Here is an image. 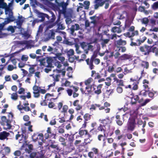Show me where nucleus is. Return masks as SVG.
Returning <instances> with one entry per match:
<instances>
[{
	"label": "nucleus",
	"mask_w": 158,
	"mask_h": 158,
	"mask_svg": "<svg viewBox=\"0 0 158 158\" xmlns=\"http://www.w3.org/2000/svg\"><path fill=\"white\" fill-rule=\"evenodd\" d=\"M110 40L109 39H102V42L101 43V44L102 45V47H103L104 46H105V44H107L109 41Z\"/></svg>",
	"instance_id": "nucleus-42"
},
{
	"label": "nucleus",
	"mask_w": 158,
	"mask_h": 158,
	"mask_svg": "<svg viewBox=\"0 0 158 158\" xmlns=\"http://www.w3.org/2000/svg\"><path fill=\"white\" fill-rule=\"evenodd\" d=\"M18 98V94L16 93H13L11 95V98L12 100L16 101L17 99Z\"/></svg>",
	"instance_id": "nucleus-34"
},
{
	"label": "nucleus",
	"mask_w": 158,
	"mask_h": 158,
	"mask_svg": "<svg viewBox=\"0 0 158 158\" xmlns=\"http://www.w3.org/2000/svg\"><path fill=\"white\" fill-rule=\"evenodd\" d=\"M118 51L120 52H125L126 50V48L125 47H118Z\"/></svg>",
	"instance_id": "nucleus-49"
},
{
	"label": "nucleus",
	"mask_w": 158,
	"mask_h": 158,
	"mask_svg": "<svg viewBox=\"0 0 158 158\" xmlns=\"http://www.w3.org/2000/svg\"><path fill=\"white\" fill-rule=\"evenodd\" d=\"M113 54L114 56L115 59H117L120 55V54L118 52L116 51L113 52Z\"/></svg>",
	"instance_id": "nucleus-43"
},
{
	"label": "nucleus",
	"mask_w": 158,
	"mask_h": 158,
	"mask_svg": "<svg viewBox=\"0 0 158 158\" xmlns=\"http://www.w3.org/2000/svg\"><path fill=\"white\" fill-rule=\"evenodd\" d=\"M73 105L75 107V109L77 111L80 110L82 108V106L79 104L78 100L74 101L73 102Z\"/></svg>",
	"instance_id": "nucleus-18"
},
{
	"label": "nucleus",
	"mask_w": 158,
	"mask_h": 158,
	"mask_svg": "<svg viewBox=\"0 0 158 158\" xmlns=\"http://www.w3.org/2000/svg\"><path fill=\"white\" fill-rule=\"evenodd\" d=\"M17 27L16 26H9L7 28V30L10 31L11 33H13L15 32V30Z\"/></svg>",
	"instance_id": "nucleus-26"
},
{
	"label": "nucleus",
	"mask_w": 158,
	"mask_h": 158,
	"mask_svg": "<svg viewBox=\"0 0 158 158\" xmlns=\"http://www.w3.org/2000/svg\"><path fill=\"white\" fill-rule=\"evenodd\" d=\"M74 54V51L72 49H70L67 52V54L68 56H71L73 55Z\"/></svg>",
	"instance_id": "nucleus-52"
},
{
	"label": "nucleus",
	"mask_w": 158,
	"mask_h": 158,
	"mask_svg": "<svg viewBox=\"0 0 158 158\" xmlns=\"http://www.w3.org/2000/svg\"><path fill=\"white\" fill-rule=\"evenodd\" d=\"M142 65L147 69L148 67V62L143 61L142 63Z\"/></svg>",
	"instance_id": "nucleus-53"
},
{
	"label": "nucleus",
	"mask_w": 158,
	"mask_h": 158,
	"mask_svg": "<svg viewBox=\"0 0 158 158\" xmlns=\"http://www.w3.org/2000/svg\"><path fill=\"white\" fill-rule=\"evenodd\" d=\"M24 20V18L22 16H19L18 17V20L16 21V23L17 26H18V28L20 30L21 33L22 34V30H23L21 27V26Z\"/></svg>",
	"instance_id": "nucleus-13"
},
{
	"label": "nucleus",
	"mask_w": 158,
	"mask_h": 158,
	"mask_svg": "<svg viewBox=\"0 0 158 158\" xmlns=\"http://www.w3.org/2000/svg\"><path fill=\"white\" fill-rule=\"evenodd\" d=\"M143 83L144 88L145 89L141 91L139 93V94L145 96L146 94L143 93H147L148 92V90L149 89V88L148 87V85L149 83V81L145 79L143 80Z\"/></svg>",
	"instance_id": "nucleus-11"
},
{
	"label": "nucleus",
	"mask_w": 158,
	"mask_h": 158,
	"mask_svg": "<svg viewBox=\"0 0 158 158\" xmlns=\"http://www.w3.org/2000/svg\"><path fill=\"white\" fill-rule=\"evenodd\" d=\"M116 91L118 93L121 94L123 91V89L121 87L118 86L116 89Z\"/></svg>",
	"instance_id": "nucleus-50"
},
{
	"label": "nucleus",
	"mask_w": 158,
	"mask_h": 158,
	"mask_svg": "<svg viewBox=\"0 0 158 158\" xmlns=\"http://www.w3.org/2000/svg\"><path fill=\"white\" fill-rule=\"evenodd\" d=\"M90 5V2L88 1H85L84 2L83 6L85 9H88L89 8V6Z\"/></svg>",
	"instance_id": "nucleus-35"
},
{
	"label": "nucleus",
	"mask_w": 158,
	"mask_h": 158,
	"mask_svg": "<svg viewBox=\"0 0 158 158\" xmlns=\"http://www.w3.org/2000/svg\"><path fill=\"white\" fill-rule=\"evenodd\" d=\"M18 133V134L15 136L16 139L19 140V143L23 144L22 146L23 149H24L26 152L30 153L33 149L32 145L25 144L26 142V140L27 138V137L24 136V133L19 132Z\"/></svg>",
	"instance_id": "nucleus-2"
},
{
	"label": "nucleus",
	"mask_w": 158,
	"mask_h": 158,
	"mask_svg": "<svg viewBox=\"0 0 158 158\" xmlns=\"http://www.w3.org/2000/svg\"><path fill=\"white\" fill-rule=\"evenodd\" d=\"M149 22L148 19L147 18H144L142 19V23L144 24H147Z\"/></svg>",
	"instance_id": "nucleus-51"
},
{
	"label": "nucleus",
	"mask_w": 158,
	"mask_h": 158,
	"mask_svg": "<svg viewBox=\"0 0 158 158\" xmlns=\"http://www.w3.org/2000/svg\"><path fill=\"white\" fill-rule=\"evenodd\" d=\"M40 64L41 66H44L48 67L49 66L48 63L45 60L41 61Z\"/></svg>",
	"instance_id": "nucleus-40"
},
{
	"label": "nucleus",
	"mask_w": 158,
	"mask_h": 158,
	"mask_svg": "<svg viewBox=\"0 0 158 158\" xmlns=\"http://www.w3.org/2000/svg\"><path fill=\"white\" fill-rule=\"evenodd\" d=\"M117 83H118V86H123L124 84H123V80H119L118 82H117Z\"/></svg>",
	"instance_id": "nucleus-59"
},
{
	"label": "nucleus",
	"mask_w": 158,
	"mask_h": 158,
	"mask_svg": "<svg viewBox=\"0 0 158 158\" xmlns=\"http://www.w3.org/2000/svg\"><path fill=\"white\" fill-rule=\"evenodd\" d=\"M40 158H46L44 156L45 152L44 150H41L40 151L38 152Z\"/></svg>",
	"instance_id": "nucleus-36"
},
{
	"label": "nucleus",
	"mask_w": 158,
	"mask_h": 158,
	"mask_svg": "<svg viewBox=\"0 0 158 158\" xmlns=\"http://www.w3.org/2000/svg\"><path fill=\"white\" fill-rule=\"evenodd\" d=\"M33 94L35 98H38L40 96V88L36 85H35L33 87Z\"/></svg>",
	"instance_id": "nucleus-15"
},
{
	"label": "nucleus",
	"mask_w": 158,
	"mask_h": 158,
	"mask_svg": "<svg viewBox=\"0 0 158 158\" xmlns=\"http://www.w3.org/2000/svg\"><path fill=\"white\" fill-rule=\"evenodd\" d=\"M102 84H99L97 86L96 89H95V90L94 91V92L95 94H99L101 93V89L102 88Z\"/></svg>",
	"instance_id": "nucleus-21"
},
{
	"label": "nucleus",
	"mask_w": 158,
	"mask_h": 158,
	"mask_svg": "<svg viewBox=\"0 0 158 158\" xmlns=\"http://www.w3.org/2000/svg\"><path fill=\"white\" fill-rule=\"evenodd\" d=\"M4 0H0V7H4L6 6V3L4 2Z\"/></svg>",
	"instance_id": "nucleus-54"
},
{
	"label": "nucleus",
	"mask_w": 158,
	"mask_h": 158,
	"mask_svg": "<svg viewBox=\"0 0 158 158\" xmlns=\"http://www.w3.org/2000/svg\"><path fill=\"white\" fill-rule=\"evenodd\" d=\"M148 33V32H147L146 33V34L150 35L151 36V37L154 39L155 40H157V36L154 33H152V34H149Z\"/></svg>",
	"instance_id": "nucleus-44"
},
{
	"label": "nucleus",
	"mask_w": 158,
	"mask_h": 158,
	"mask_svg": "<svg viewBox=\"0 0 158 158\" xmlns=\"http://www.w3.org/2000/svg\"><path fill=\"white\" fill-rule=\"evenodd\" d=\"M79 28V26L77 24H75L74 25H72L70 28L71 34L73 35L74 31L78 30Z\"/></svg>",
	"instance_id": "nucleus-19"
},
{
	"label": "nucleus",
	"mask_w": 158,
	"mask_h": 158,
	"mask_svg": "<svg viewBox=\"0 0 158 158\" xmlns=\"http://www.w3.org/2000/svg\"><path fill=\"white\" fill-rule=\"evenodd\" d=\"M57 25L58 29L63 30L65 28L64 26L62 24H58Z\"/></svg>",
	"instance_id": "nucleus-63"
},
{
	"label": "nucleus",
	"mask_w": 158,
	"mask_h": 158,
	"mask_svg": "<svg viewBox=\"0 0 158 158\" xmlns=\"http://www.w3.org/2000/svg\"><path fill=\"white\" fill-rule=\"evenodd\" d=\"M106 81L105 82L106 85L108 86L110 85L111 79L110 77H108L106 78Z\"/></svg>",
	"instance_id": "nucleus-38"
},
{
	"label": "nucleus",
	"mask_w": 158,
	"mask_h": 158,
	"mask_svg": "<svg viewBox=\"0 0 158 158\" xmlns=\"http://www.w3.org/2000/svg\"><path fill=\"white\" fill-rule=\"evenodd\" d=\"M152 6L153 10H156L158 9V1L154 2Z\"/></svg>",
	"instance_id": "nucleus-41"
},
{
	"label": "nucleus",
	"mask_w": 158,
	"mask_h": 158,
	"mask_svg": "<svg viewBox=\"0 0 158 158\" xmlns=\"http://www.w3.org/2000/svg\"><path fill=\"white\" fill-rule=\"evenodd\" d=\"M91 115L89 114H86L84 116V118L86 121H88L90 118Z\"/></svg>",
	"instance_id": "nucleus-45"
},
{
	"label": "nucleus",
	"mask_w": 158,
	"mask_h": 158,
	"mask_svg": "<svg viewBox=\"0 0 158 158\" xmlns=\"http://www.w3.org/2000/svg\"><path fill=\"white\" fill-rule=\"evenodd\" d=\"M1 120L3 123H5L9 121L7 120L5 116H2L1 118Z\"/></svg>",
	"instance_id": "nucleus-64"
},
{
	"label": "nucleus",
	"mask_w": 158,
	"mask_h": 158,
	"mask_svg": "<svg viewBox=\"0 0 158 158\" xmlns=\"http://www.w3.org/2000/svg\"><path fill=\"white\" fill-rule=\"evenodd\" d=\"M79 134L81 136L85 135H88V137H90L89 135L88 134L87 131L86 130H80L79 132Z\"/></svg>",
	"instance_id": "nucleus-32"
},
{
	"label": "nucleus",
	"mask_w": 158,
	"mask_h": 158,
	"mask_svg": "<svg viewBox=\"0 0 158 158\" xmlns=\"http://www.w3.org/2000/svg\"><path fill=\"white\" fill-rule=\"evenodd\" d=\"M141 78V76L140 75H136L134 76L133 77L131 78L130 80L132 81H139Z\"/></svg>",
	"instance_id": "nucleus-24"
},
{
	"label": "nucleus",
	"mask_w": 158,
	"mask_h": 158,
	"mask_svg": "<svg viewBox=\"0 0 158 158\" xmlns=\"http://www.w3.org/2000/svg\"><path fill=\"white\" fill-rule=\"evenodd\" d=\"M59 141L62 142L61 144L64 146H65L66 145V143L65 142V139L62 137V136H60L59 139Z\"/></svg>",
	"instance_id": "nucleus-37"
},
{
	"label": "nucleus",
	"mask_w": 158,
	"mask_h": 158,
	"mask_svg": "<svg viewBox=\"0 0 158 158\" xmlns=\"http://www.w3.org/2000/svg\"><path fill=\"white\" fill-rule=\"evenodd\" d=\"M30 66V67L29 69V71L31 74H33L35 72V70L34 67H35L36 65H35Z\"/></svg>",
	"instance_id": "nucleus-39"
},
{
	"label": "nucleus",
	"mask_w": 158,
	"mask_h": 158,
	"mask_svg": "<svg viewBox=\"0 0 158 158\" xmlns=\"http://www.w3.org/2000/svg\"><path fill=\"white\" fill-rule=\"evenodd\" d=\"M56 32H57V31L54 29L47 31L43 39V41L46 42L51 39H54Z\"/></svg>",
	"instance_id": "nucleus-4"
},
{
	"label": "nucleus",
	"mask_w": 158,
	"mask_h": 158,
	"mask_svg": "<svg viewBox=\"0 0 158 158\" xmlns=\"http://www.w3.org/2000/svg\"><path fill=\"white\" fill-rule=\"evenodd\" d=\"M113 93L112 89L107 90L104 93V96L106 98H108L110 94Z\"/></svg>",
	"instance_id": "nucleus-33"
},
{
	"label": "nucleus",
	"mask_w": 158,
	"mask_h": 158,
	"mask_svg": "<svg viewBox=\"0 0 158 158\" xmlns=\"http://www.w3.org/2000/svg\"><path fill=\"white\" fill-rule=\"evenodd\" d=\"M138 82H137L134 83L133 84V86L132 87V89L134 90H136L138 88Z\"/></svg>",
	"instance_id": "nucleus-58"
},
{
	"label": "nucleus",
	"mask_w": 158,
	"mask_h": 158,
	"mask_svg": "<svg viewBox=\"0 0 158 158\" xmlns=\"http://www.w3.org/2000/svg\"><path fill=\"white\" fill-rule=\"evenodd\" d=\"M93 83L94 84V82H93V79L91 78H89L85 82V84L86 86H90L92 85Z\"/></svg>",
	"instance_id": "nucleus-23"
},
{
	"label": "nucleus",
	"mask_w": 158,
	"mask_h": 158,
	"mask_svg": "<svg viewBox=\"0 0 158 158\" xmlns=\"http://www.w3.org/2000/svg\"><path fill=\"white\" fill-rule=\"evenodd\" d=\"M137 114L138 112L137 111L131 110L129 113L123 115V119L125 117L130 116L127 124L128 130L132 131L135 128L136 124L135 118L136 117Z\"/></svg>",
	"instance_id": "nucleus-1"
},
{
	"label": "nucleus",
	"mask_w": 158,
	"mask_h": 158,
	"mask_svg": "<svg viewBox=\"0 0 158 158\" xmlns=\"http://www.w3.org/2000/svg\"><path fill=\"white\" fill-rule=\"evenodd\" d=\"M105 127L104 126H102V125H100V126L98 127L97 130L98 131H97V132H95V129L94 128H93L90 131V132H92V133H93L94 134H96V133L97 132H98V131H100L101 132H102V133H103L104 134V136L105 137L106 134H105Z\"/></svg>",
	"instance_id": "nucleus-12"
},
{
	"label": "nucleus",
	"mask_w": 158,
	"mask_h": 158,
	"mask_svg": "<svg viewBox=\"0 0 158 158\" xmlns=\"http://www.w3.org/2000/svg\"><path fill=\"white\" fill-rule=\"evenodd\" d=\"M132 56L129 54H124L120 56V60H128L129 61L132 60Z\"/></svg>",
	"instance_id": "nucleus-14"
},
{
	"label": "nucleus",
	"mask_w": 158,
	"mask_h": 158,
	"mask_svg": "<svg viewBox=\"0 0 158 158\" xmlns=\"http://www.w3.org/2000/svg\"><path fill=\"white\" fill-rule=\"evenodd\" d=\"M80 89L83 94L85 93L86 94H88L91 93L95 90L94 84L93 83L92 85L90 86H86L85 88H81Z\"/></svg>",
	"instance_id": "nucleus-8"
},
{
	"label": "nucleus",
	"mask_w": 158,
	"mask_h": 158,
	"mask_svg": "<svg viewBox=\"0 0 158 158\" xmlns=\"http://www.w3.org/2000/svg\"><path fill=\"white\" fill-rule=\"evenodd\" d=\"M99 121L100 123L103 124L104 126L109 124L111 123V121L109 117L103 119H100Z\"/></svg>",
	"instance_id": "nucleus-17"
},
{
	"label": "nucleus",
	"mask_w": 158,
	"mask_h": 158,
	"mask_svg": "<svg viewBox=\"0 0 158 158\" xmlns=\"http://www.w3.org/2000/svg\"><path fill=\"white\" fill-rule=\"evenodd\" d=\"M55 65L56 66L57 68H60L62 66L60 62L58 61H56V62H55Z\"/></svg>",
	"instance_id": "nucleus-55"
},
{
	"label": "nucleus",
	"mask_w": 158,
	"mask_h": 158,
	"mask_svg": "<svg viewBox=\"0 0 158 158\" xmlns=\"http://www.w3.org/2000/svg\"><path fill=\"white\" fill-rule=\"evenodd\" d=\"M10 135V133L9 132H6L5 131H3L2 132H0V139L2 140L6 139H8L7 137Z\"/></svg>",
	"instance_id": "nucleus-16"
},
{
	"label": "nucleus",
	"mask_w": 158,
	"mask_h": 158,
	"mask_svg": "<svg viewBox=\"0 0 158 158\" xmlns=\"http://www.w3.org/2000/svg\"><path fill=\"white\" fill-rule=\"evenodd\" d=\"M95 3L94 8L95 9H97L99 6H102L104 4V2L102 0H95Z\"/></svg>",
	"instance_id": "nucleus-20"
},
{
	"label": "nucleus",
	"mask_w": 158,
	"mask_h": 158,
	"mask_svg": "<svg viewBox=\"0 0 158 158\" xmlns=\"http://www.w3.org/2000/svg\"><path fill=\"white\" fill-rule=\"evenodd\" d=\"M4 128L5 130L9 129L10 128L11 126L10 123V122L8 121L3 123Z\"/></svg>",
	"instance_id": "nucleus-27"
},
{
	"label": "nucleus",
	"mask_w": 158,
	"mask_h": 158,
	"mask_svg": "<svg viewBox=\"0 0 158 158\" xmlns=\"http://www.w3.org/2000/svg\"><path fill=\"white\" fill-rule=\"evenodd\" d=\"M146 39V37L145 36L142 37L141 38H140V40H138L139 41V44H140L141 43H143Z\"/></svg>",
	"instance_id": "nucleus-56"
},
{
	"label": "nucleus",
	"mask_w": 158,
	"mask_h": 158,
	"mask_svg": "<svg viewBox=\"0 0 158 158\" xmlns=\"http://www.w3.org/2000/svg\"><path fill=\"white\" fill-rule=\"evenodd\" d=\"M87 64L89 65V68L90 69H94V66L93 64V61L92 60H89V59H87L86 60Z\"/></svg>",
	"instance_id": "nucleus-22"
},
{
	"label": "nucleus",
	"mask_w": 158,
	"mask_h": 158,
	"mask_svg": "<svg viewBox=\"0 0 158 158\" xmlns=\"http://www.w3.org/2000/svg\"><path fill=\"white\" fill-rule=\"evenodd\" d=\"M54 73L53 74L50 75V76H52L54 78V80L55 81H59V78L60 77L59 74H56V73H61L62 74L63 76L65 75V71L64 69L62 70H58V69H56L53 70Z\"/></svg>",
	"instance_id": "nucleus-5"
},
{
	"label": "nucleus",
	"mask_w": 158,
	"mask_h": 158,
	"mask_svg": "<svg viewBox=\"0 0 158 158\" xmlns=\"http://www.w3.org/2000/svg\"><path fill=\"white\" fill-rule=\"evenodd\" d=\"M56 58L60 60L61 61V62H63L64 61L65 58L62 56L61 53H58L56 55Z\"/></svg>",
	"instance_id": "nucleus-25"
},
{
	"label": "nucleus",
	"mask_w": 158,
	"mask_h": 158,
	"mask_svg": "<svg viewBox=\"0 0 158 158\" xmlns=\"http://www.w3.org/2000/svg\"><path fill=\"white\" fill-rule=\"evenodd\" d=\"M126 41L123 40L122 39H120L116 41V45H126Z\"/></svg>",
	"instance_id": "nucleus-28"
},
{
	"label": "nucleus",
	"mask_w": 158,
	"mask_h": 158,
	"mask_svg": "<svg viewBox=\"0 0 158 158\" xmlns=\"http://www.w3.org/2000/svg\"><path fill=\"white\" fill-rule=\"evenodd\" d=\"M53 49L51 47L49 46L47 48V51L50 54L53 53Z\"/></svg>",
	"instance_id": "nucleus-46"
},
{
	"label": "nucleus",
	"mask_w": 158,
	"mask_h": 158,
	"mask_svg": "<svg viewBox=\"0 0 158 158\" xmlns=\"http://www.w3.org/2000/svg\"><path fill=\"white\" fill-rule=\"evenodd\" d=\"M111 31L113 32L120 33L121 32V30L119 27H114L112 28Z\"/></svg>",
	"instance_id": "nucleus-31"
},
{
	"label": "nucleus",
	"mask_w": 158,
	"mask_h": 158,
	"mask_svg": "<svg viewBox=\"0 0 158 158\" xmlns=\"http://www.w3.org/2000/svg\"><path fill=\"white\" fill-rule=\"evenodd\" d=\"M66 91L69 96H70L72 95L73 90L71 89H68Z\"/></svg>",
	"instance_id": "nucleus-61"
},
{
	"label": "nucleus",
	"mask_w": 158,
	"mask_h": 158,
	"mask_svg": "<svg viewBox=\"0 0 158 158\" xmlns=\"http://www.w3.org/2000/svg\"><path fill=\"white\" fill-rule=\"evenodd\" d=\"M35 42L31 40H23L17 42L18 44H25V48L27 49H30L32 47H34Z\"/></svg>",
	"instance_id": "nucleus-6"
},
{
	"label": "nucleus",
	"mask_w": 158,
	"mask_h": 158,
	"mask_svg": "<svg viewBox=\"0 0 158 158\" xmlns=\"http://www.w3.org/2000/svg\"><path fill=\"white\" fill-rule=\"evenodd\" d=\"M0 8H4L5 10V14L6 15L7 17L5 19V21L3 23L5 25L8 24L10 22H13L15 20V18L13 16L12 10L10 9L9 6H7L6 3V6H5V7Z\"/></svg>",
	"instance_id": "nucleus-3"
},
{
	"label": "nucleus",
	"mask_w": 158,
	"mask_h": 158,
	"mask_svg": "<svg viewBox=\"0 0 158 158\" xmlns=\"http://www.w3.org/2000/svg\"><path fill=\"white\" fill-rule=\"evenodd\" d=\"M62 84L65 86H69L70 84V82L66 80L64 83L63 82Z\"/></svg>",
	"instance_id": "nucleus-57"
},
{
	"label": "nucleus",
	"mask_w": 158,
	"mask_h": 158,
	"mask_svg": "<svg viewBox=\"0 0 158 158\" xmlns=\"http://www.w3.org/2000/svg\"><path fill=\"white\" fill-rule=\"evenodd\" d=\"M39 15L42 18H44V17H46L48 19H49V16L48 15L46 14L43 13H40L39 14Z\"/></svg>",
	"instance_id": "nucleus-62"
},
{
	"label": "nucleus",
	"mask_w": 158,
	"mask_h": 158,
	"mask_svg": "<svg viewBox=\"0 0 158 158\" xmlns=\"http://www.w3.org/2000/svg\"><path fill=\"white\" fill-rule=\"evenodd\" d=\"M124 35L126 37H131L133 36V32L131 31L130 32H127L126 33L124 34Z\"/></svg>",
	"instance_id": "nucleus-47"
},
{
	"label": "nucleus",
	"mask_w": 158,
	"mask_h": 158,
	"mask_svg": "<svg viewBox=\"0 0 158 158\" xmlns=\"http://www.w3.org/2000/svg\"><path fill=\"white\" fill-rule=\"evenodd\" d=\"M100 106V105L98 104H92L89 108V110L91 111H93L96 110L97 107H99Z\"/></svg>",
	"instance_id": "nucleus-29"
},
{
	"label": "nucleus",
	"mask_w": 158,
	"mask_h": 158,
	"mask_svg": "<svg viewBox=\"0 0 158 158\" xmlns=\"http://www.w3.org/2000/svg\"><path fill=\"white\" fill-rule=\"evenodd\" d=\"M81 48L84 50L85 53L87 54L88 51H92L94 48L93 46L85 42H83L81 44Z\"/></svg>",
	"instance_id": "nucleus-9"
},
{
	"label": "nucleus",
	"mask_w": 158,
	"mask_h": 158,
	"mask_svg": "<svg viewBox=\"0 0 158 158\" xmlns=\"http://www.w3.org/2000/svg\"><path fill=\"white\" fill-rule=\"evenodd\" d=\"M127 12L125 11H123L122 13L120 14L119 15V17H118V18L120 19H123L127 17Z\"/></svg>",
	"instance_id": "nucleus-30"
},
{
	"label": "nucleus",
	"mask_w": 158,
	"mask_h": 158,
	"mask_svg": "<svg viewBox=\"0 0 158 158\" xmlns=\"http://www.w3.org/2000/svg\"><path fill=\"white\" fill-rule=\"evenodd\" d=\"M57 107L59 111L64 114V117L67 118L66 113L68 109V107L66 105H64L63 106V103L60 102L58 104Z\"/></svg>",
	"instance_id": "nucleus-7"
},
{
	"label": "nucleus",
	"mask_w": 158,
	"mask_h": 158,
	"mask_svg": "<svg viewBox=\"0 0 158 158\" xmlns=\"http://www.w3.org/2000/svg\"><path fill=\"white\" fill-rule=\"evenodd\" d=\"M32 139L34 141H37L38 139V135L37 134H34L32 136Z\"/></svg>",
	"instance_id": "nucleus-60"
},
{
	"label": "nucleus",
	"mask_w": 158,
	"mask_h": 158,
	"mask_svg": "<svg viewBox=\"0 0 158 158\" xmlns=\"http://www.w3.org/2000/svg\"><path fill=\"white\" fill-rule=\"evenodd\" d=\"M28 58V56L26 55H23L22 56L21 59V60L24 61H27Z\"/></svg>",
	"instance_id": "nucleus-48"
},
{
	"label": "nucleus",
	"mask_w": 158,
	"mask_h": 158,
	"mask_svg": "<svg viewBox=\"0 0 158 158\" xmlns=\"http://www.w3.org/2000/svg\"><path fill=\"white\" fill-rule=\"evenodd\" d=\"M140 51L144 55H148L151 51V47L147 45H145L140 47Z\"/></svg>",
	"instance_id": "nucleus-10"
}]
</instances>
